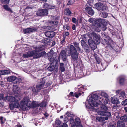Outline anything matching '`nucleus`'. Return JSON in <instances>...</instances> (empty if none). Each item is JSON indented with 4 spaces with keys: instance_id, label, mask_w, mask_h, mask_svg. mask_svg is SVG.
Returning a JSON list of instances; mask_svg holds the SVG:
<instances>
[{
    "instance_id": "obj_25",
    "label": "nucleus",
    "mask_w": 127,
    "mask_h": 127,
    "mask_svg": "<svg viewBox=\"0 0 127 127\" xmlns=\"http://www.w3.org/2000/svg\"><path fill=\"white\" fill-rule=\"evenodd\" d=\"M52 53L51 55L52 56H49L48 57V59L50 61V62H53L54 60V59L53 57L52 56V55L53 53V51H50L49 53L48 54H51V53Z\"/></svg>"
},
{
    "instance_id": "obj_9",
    "label": "nucleus",
    "mask_w": 127,
    "mask_h": 127,
    "mask_svg": "<svg viewBox=\"0 0 127 127\" xmlns=\"http://www.w3.org/2000/svg\"><path fill=\"white\" fill-rule=\"evenodd\" d=\"M91 36L96 41V44L99 43L100 42V37L99 35L97 34L94 32H92L91 33Z\"/></svg>"
},
{
    "instance_id": "obj_44",
    "label": "nucleus",
    "mask_w": 127,
    "mask_h": 127,
    "mask_svg": "<svg viewBox=\"0 0 127 127\" xmlns=\"http://www.w3.org/2000/svg\"><path fill=\"white\" fill-rule=\"evenodd\" d=\"M55 7V5H48V6L47 7V8L48 9H54Z\"/></svg>"
},
{
    "instance_id": "obj_64",
    "label": "nucleus",
    "mask_w": 127,
    "mask_h": 127,
    "mask_svg": "<svg viewBox=\"0 0 127 127\" xmlns=\"http://www.w3.org/2000/svg\"><path fill=\"white\" fill-rule=\"evenodd\" d=\"M124 110H125L126 112H127V107H125L124 108Z\"/></svg>"
},
{
    "instance_id": "obj_60",
    "label": "nucleus",
    "mask_w": 127,
    "mask_h": 127,
    "mask_svg": "<svg viewBox=\"0 0 127 127\" xmlns=\"http://www.w3.org/2000/svg\"><path fill=\"white\" fill-rule=\"evenodd\" d=\"M76 27L75 25H73L72 27V29L73 30H74L75 29Z\"/></svg>"
},
{
    "instance_id": "obj_1",
    "label": "nucleus",
    "mask_w": 127,
    "mask_h": 127,
    "mask_svg": "<svg viewBox=\"0 0 127 127\" xmlns=\"http://www.w3.org/2000/svg\"><path fill=\"white\" fill-rule=\"evenodd\" d=\"M6 99L8 101L14 102L9 105L10 108L11 109H13L14 108H18L20 107L24 111L31 107L32 106V102L30 100L28 97H25L23 100L21 101L20 105L18 102L20 98L17 95L14 96H7Z\"/></svg>"
},
{
    "instance_id": "obj_7",
    "label": "nucleus",
    "mask_w": 127,
    "mask_h": 127,
    "mask_svg": "<svg viewBox=\"0 0 127 127\" xmlns=\"http://www.w3.org/2000/svg\"><path fill=\"white\" fill-rule=\"evenodd\" d=\"M48 13L47 9H39L36 12V15L38 16H42L47 15Z\"/></svg>"
},
{
    "instance_id": "obj_35",
    "label": "nucleus",
    "mask_w": 127,
    "mask_h": 127,
    "mask_svg": "<svg viewBox=\"0 0 127 127\" xmlns=\"http://www.w3.org/2000/svg\"><path fill=\"white\" fill-rule=\"evenodd\" d=\"M74 2V0H68L67 5H71Z\"/></svg>"
},
{
    "instance_id": "obj_39",
    "label": "nucleus",
    "mask_w": 127,
    "mask_h": 127,
    "mask_svg": "<svg viewBox=\"0 0 127 127\" xmlns=\"http://www.w3.org/2000/svg\"><path fill=\"white\" fill-rule=\"evenodd\" d=\"M121 104L123 105H127V99L123 101L121 103Z\"/></svg>"
},
{
    "instance_id": "obj_38",
    "label": "nucleus",
    "mask_w": 127,
    "mask_h": 127,
    "mask_svg": "<svg viewBox=\"0 0 127 127\" xmlns=\"http://www.w3.org/2000/svg\"><path fill=\"white\" fill-rule=\"evenodd\" d=\"M121 96H119L120 97L121 96L122 97L124 98L125 97V93L124 92H122L120 93Z\"/></svg>"
},
{
    "instance_id": "obj_56",
    "label": "nucleus",
    "mask_w": 127,
    "mask_h": 127,
    "mask_svg": "<svg viewBox=\"0 0 127 127\" xmlns=\"http://www.w3.org/2000/svg\"><path fill=\"white\" fill-rule=\"evenodd\" d=\"M0 120L2 124H3L4 123V122L3 121V117H0Z\"/></svg>"
},
{
    "instance_id": "obj_46",
    "label": "nucleus",
    "mask_w": 127,
    "mask_h": 127,
    "mask_svg": "<svg viewBox=\"0 0 127 127\" xmlns=\"http://www.w3.org/2000/svg\"><path fill=\"white\" fill-rule=\"evenodd\" d=\"M44 42L46 44L50 42V40L48 39H45L44 40Z\"/></svg>"
},
{
    "instance_id": "obj_49",
    "label": "nucleus",
    "mask_w": 127,
    "mask_h": 127,
    "mask_svg": "<svg viewBox=\"0 0 127 127\" xmlns=\"http://www.w3.org/2000/svg\"><path fill=\"white\" fill-rule=\"evenodd\" d=\"M4 106L3 102L2 101L0 102V107L1 108Z\"/></svg>"
},
{
    "instance_id": "obj_8",
    "label": "nucleus",
    "mask_w": 127,
    "mask_h": 127,
    "mask_svg": "<svg viewBox=\"0 0 127 127\" xmlns=\"http://www.w3.org/2000/svg\"><path fill=\"white\" fill-rule=\"evenodd\" d=\"M95 6L98 10H105L106 7L102 3L98 2L95 4Z\"/></svg>"
},
{
    "instance_id": "obj_20",
    "label": "nucleus",
    "mask_w": 127,
    "mask_h": 127,
    "mask_svg": "<svg viewBox=\"0 0 127 127\" xmlns=\"http://www.w3.org/2000/svg\"><path fill=\"white\" fill-rule=\"evenodd\" d=\"M45 34L46 36L49 37H53L55 35L54 32L52 31H47L45 33Z\"/></svg>"
},
{
    "instance_id": "obj_17",
    "label": "nucleus",
    "mask_w": 127,
    "mask_h": 127,
    "mask_svg": "<svg viewBox=\"0 0 127 127\" xmlns=\"http://www.w3.org/2000/svg\"><path fill=\"white\" fill-rule=\"evenodd\" d=\"M99 103L98 106L99 105L103 104L104 103V105H106L108 103V101L107 100L104 99L102 97H99Z\"/></svg>"
},
{
    "instance_id": "obj_45",
    "label": "nucleus",
    "mask_w": 127,
    "mask_h": 127,
    "mask_svg": "<svg viewBox=\"0 0 127 127\" xmlns=\"http://www.w3.org/2000/svg\"><path fill=\"white\" fill-rule=\"evenodd\" d=\"M10 0H2V2L4 3L8 4Z\"/></svg>"
},
{
    "instance_id": "obj_33",
    "label": "nucleus",
    "mask_w": 127,
    "mask_h": 127,
    "mask_svg": "<svg viewBox=\"0 0 127 127\" xmlns=\"http://www.w3.org/2000/svg\"><path fill=\"white\" fill-rule=\"evenodd\" d=\"M66 114L67 116L68 117H73L74 116V115L71 112H67Z\"/></svg>"
},
{
    "instance_id": "obj_52",
    "label": "nucleus",
    "mask_w": 127,
    "mask_h": 127,
    "mask_svg": "<svg viewBox=\"0 0 127 127\" xmlns=\"http://www.w3.org/2000/svg\"><path fill=\"white\" fill-rule=\"evenodd\" d=\"M64 29L69 30V27L68 26L66 25H65V26H64Z\"/></svg>"
},
{
    "instance_id": "obj_16",
    "label": "nucleus",
    "mask_w": 127,
    "mask_h": 127,
    "mask_svg": "<svg viewBox=\"0 0 127 127\" xmlns=\"http://www.w3.org/2000/svg\"><path fill=\"white\" fill-rule=\"evenodd\" d=\"M119 82L121 85H123L126 80V77L124 75H122L119 77Z\"/></svg>"
},
{
    "instance_id": "obj_12",
    "label": "nucleus",
    "mask_w": 127,
    "mask_h": 127,
    "mask_svg": "<svg viewBox=\"0 0 127 127\" xmlns=\"http://www.w3.org/2000/svg\"><path fill=\"white\" fill-rule=\"evenodd\" d=\"M88 44L93 50L96 48V44L93 41L92 39H89L88 40Z\"/></svg>"
},
{
    "instance_id": "obj_13",
    "label": "nucleus",
    "mask_w": 127,
    "mask_h": 127,
    "mask_svg": "<svg viewBox=\"0 0 127 127\" xmlns=\"http://www.w3.org/2000/svg\"><path fill=\"white\" fill-rule=\"evenodd\" d=\"M37 29L33 28H28L24 30L23 31L24 33H30L36 31Z\"/></svg>"
},
{
    "instance_id": "obj_22",
    "label": "nucleus",
    "mask_w": 127,
    "mask_h": 127,
    "mask_svg": "<svg viewBox=\"0 0 127 127\" xmlns=\"http://www.w3.org/2000/svg\"><path fill=\"white\" fill-rule=\"evenodd\" d=\"M83 89V88H81L79 89L78 92H75L74 94L75 96L77 98H78L79 96H80L82 93H83V92H82L81 91V90Z\"/></svg>"
},
{
    "instance_id": "obj_34",
    "label": "nucleus",
    "mask_w": 127,
    "mask_h": 127,
    "mask_svg": "<svg viewBox=\"0 0 127 127\" xmlns=\"http://www.w3.org/2000/svg\"><path fill=\"white\" fill-rule=\"evenodd\" d=\"M94 26L97 28H100L101 27V25L100 24L99 22H95Z\"/></svg>"
},
{
    "instance_id": "obj_32",
    "label": "nucleus",
    "mask_w": 127,
    "mask_h": 127,
    "mask_svg": "<svg viewBox=\"0 0 127 127\" xmlns=\"http://www.w3.org/2000/svg\"><path fill=\"white\" fill-rule=\"evenodd\" d=\"M81 43L82 46L84 48L87 46V45L86 42L83 40L81 41Z\"/></svg>"
},
{
    "instance_id": "obj_41",
    "label": "nucleus",
    "mask_w": 127,
    "mask_h": 127,
    "mask_svg": "<svg viewBox=\"0 0 127 127\" xmlns=\"http://www.w3.org/2000/svg\"><path fill=\"white\" fill-rule=\"evenodd\" d=\"M101 95L102 96L105 97L107 98L108 97L107 94L105 93L102 92L101 93Z\"/></svg>"
},
{
    "instance_id": "obj_43",
    "label": "nucleus",
    "mask_w": 127,
    "mask_h": 127,
    "mask_svg": "<svg viewBox=\"0 0 127 127\" xmlns=\"http://www.w3.org/2000/svg\"><path fill=\"white\" fill-rule=\"evenodd\" d=\"M101 27L102 30L103 31H105L106 29V27L105 26L103 25H102L101 26V27Z\"/></svg>"
},
{
    "instance_id": "obj_24",
    "label": "nucleus",
    "mask_w": 127,
    "mask_h": 127,
    "mask_svg": "<svg viewBox=\"0 0 127 127\" xmlns=\"http://www.w3.org/2000/svg\"><path fill=\"white\" fill-rule=\"evenodd\" d=\"M117 125L118 127H125V126L124 123L121 121H118Z\"/></svg>"
},
{
    "instance_id": "obj_37",
    "label": "nucleus",
    "mask_w": 127,
    "mask_h": 127,
    "mask_svg": "<svg viewBox=\"0 0 127 127\" xmlns=\"http://www.w3.org/2000/svg\"><path fill=\"white\" fill-rule=\"evenodd\" d=\"M6 96L5 97H4V95L3 93L0 94V100H1L2 99L5 100L6 99H6Z\"/></svg>"
},
{
    "instance_id": "obj_5",
    "label": "nucleus",
    "mask_w": 127,
    "mask_h": 127,
    "mask_svg": "<svg viewBox=\"0 0 127 127\" xmlns=\"http://www.w3.org/2000/svg\"><path fill=\"white\" fill-rule=\"evenodd\" d=\"M45 83L44 80L41 79L40 82H38L36 86V88L33 87L32 89V91L33 94H37V93L41 90L43 86Z\"/></svg>"
},
{
    "instance_id": "obj_14",
    "label": "nucleus",
    "mask_w": 127,
    "mask_h": 127,
    "mask_svg": "<svg viewBox=\"0 0 127 127\" xmlns=\"http://www.w3.org/2000/svg\"><path fill=\"white\" fill-rule=\"evenodd\" d=\"M88 5L87 4L86 6L85 10L88 13L91 15H94V12L93 10L92 9L91 7H88Z\"/></svg>"
},
{
    "instance_id": "obj_19",
    "label": "nucleus",
    "mask_w": 127,
    "mask_h": 127,
    "mask_svg": "<svg viewBox=\"0 0 127 127\" xmlns=\"http://www.w3.org/2000/svg\"><path fill=\"white\" fill-rule=\"evenodd\" d=\"M13 90L14 93L16 94H18L20 92L19 88L16 85L13 86Z\"/></svg>"
},
{
    "instance_id": "obj_6",
    "label": "nucleus",
    "mask_w": 127,
    "mask_h": 127,
    "mask_svg": "<svg viewBox=\"0 0 127 127\" xmlns=\"http://www.w3.org/2000/svg\"><path fill=\"white\" fill-rule=\"evenodd\" d=\"M92 97L88 100V102L89 104L91 106H95L98 107V106L99 104L95 100H97L98 98L97 95L96 94L93 95L92 96Z\"/></svg>"
},
{
    "instance_id": "obj_26",
    "label": "nucleus",
    "mask_w": 127,
    "mask_h": 127,
    "mask_svg": "<svg viewBox=\"0 0 127 127\" xmlns=\"http://www.w3.org/2000/svg\"><path fill=\"white\" fill-rule=\"evenodd\" d=\"M101 110L106 111L108 110V108L105 105L103 104L99 105Z\"/></svg>"
},
{
    "instance_id": "obj_61",
    "label": "nucleus",
    "mask_w": 127,
    "mask_h": 127,
    "mask_svg": "<svg viewBox=\"0 0 127 127\" xmlns=\"http://www.w3.org/2000/svg\"><path fill=\"white\" fill-rule=\"evenodd\" d=\"M69 95L71 96H73V93L72 92H71L69 94Z\"/></svg>"
},
{
    "instance_id": "obj_18",
    "label": "nucleus",
    "mask_w": 127,
    "mask_h": 127,
    "mask_svg": "<svg viewBox=\"0 0 127 127\" xmlns=\"http://www.w3.org/2000/svg\"><path fill=\"white\" fill-rule=\"evenodd\" d=\"M60 56L61 57L63 61H65L66 58V53L64 50H63L61 51L60 53Z\"/></svg>"
},
{
    "instance_id": "obj_40",
    "label": "nucleus",
    "mask_w": 127,
    "mask_h": 127,
    "mask_svg": "<svg viewBox=\"0 0 127 127\" xmlns=\"http://www.w3.org/2000/svg\"><path fill=\"white\" fill-rule=\"evenodd\" d=\"M107 13L105 12L102 13V16L104 18H106L107 16Z\"/></svg>"
},
{
    "instance_id": "obj_4",
    "label": "nucleus",
    "mask_w": 127,
    "mask_h": 127,
    "mask_svg": "<svg viewBox=\"0 0 127 127\" xmlns=\"http://www.w3.org/2000/svg\"><path fill=\"white\" fill-rule=\"evenodd\" d=\"M44 49L43 47H40L36 48L34 51H32L33 53L32 55V56H33V58L37 59L41 57L44 54V52H39L44 50Z\"/></svg>"
},
{
    "instance_id": "obj_28",
    "label": "nucleus",
    "mask_w": 127,
    "mask_h": 127,
    "mask_svg": "<svg viewBox=\"0 0 127 127\" xmlns=\"http://www.w3.org/2000/svg\"><path fill=\"white\" fill-rule=\"evenodd\" d=\"M60 69L62 72H63L65 71V68L64 66V64L63 63L60 64Z\"/></svg>"
},
{
    "instance_id": "obj_48",
    "label": "nucleus",
    "mask_w": 127,
    "mask_h": 127,
    "mask_svg": "<svg viewBox=\"0 0 127 127\" xmlns=\"http://www.w3.org/2000/svg\"><path fill=\"white\" fill-rule=\"evenodd\" d=\"M118 106L117 105V104H116V105H115L113 106V110H115L116 109L117 107H118Z\"/></svg>"
},
{
    "instance_id": "obj_3",
    "label": "nucleus",
    "mask_w": 127,
    "mask_h": 127,
    "mask_svg": "<svg viewBox=\"0 0 127 127\" xmlns=\"http://www.w3.org/2000/svg\"><path fill=\"white\" fill-rule=\"evenodd\" d=\"M68 51L70 53L69 56L71 57V60L75 61L77 60L78 57V53L75 47L73 45L70 46Z\"/></svg>"
},
{
    "instance_id": "obj_2",
    "label": "nucleus",
    "mask_w": 127,
    "mask_h": 127,
    "mask_svg": "<svg viewBox=\"0 0 127 127\" xmlns=\"http://www.w3.org/2000/svg\"><path fill=\"white\" fill-rule=\"evenodd\" d=\"M97 113V114L99 115L104 116L106 117L97 116L96 117V120L100 122L107 120L111 116L110 112L107 111H100L98 112Z\"/></svg>"
},
{
    "instance_id": "obj_30",
    "label": "nucleus",
    "mask_w": 127,
    "mask_h": 127,
    "mask_svg": "<svg viewBox=\"0 0 127 127\" xmlns=\"http://www.w3.org/2000/svg\"><path fill=\"white\" fill-rule=\"evenodd\" d=\"M54 68L55 66L52 64H51L48 67V70L49 71H53Z\"/></svg>"
},
{
    "instance_id": "obj_21",
    "label": "nucleus",
    "mask_w": 127,
    "mask_h": 127,
    "mask_svg": "<svg viewBox=\"0 0 127 127\" xmlns=\"http://www.w3.org/2000/svg\"><path fill=\"white\" fill-rule=\"evenodd\" d=\"M33 52L32 51H29L25 53L24 54L22 57L24 58H28L32 56L33 53Z\"/></svg>"
},
{
    "instance_id": "obj_27",
    "label": "nucleus",
    "mask_w": 127,
    "mask_h": 127,
    "mask_svg": "<svg viewBox=\"0 0 127 127\" xmlns=\"http://www.w3.org/2000/svg\"><path fill=\"white\" fill-rule=\"evenodd\" d=\"M3 7L6 10L12 12V10L9 8L8 5L6 4L3 5Z\"/></svg>"
},
{
    "instance_id": "obj_50",
    "label": "nucleus",
    "mask_w": 127,
    "mask_h": 127,
    "mask_svg": "<svg viewBox=\"0 0 127 127\" xmlns=\"http://www.w3.org/2000/svg\"><path fill=\"white\" fill-rule=\"evenodd\" d=\"M56 122L57 124L58 125H60L61 123V121L59 119L57 120Z\"/></svg>"
},
{
    "instance_id": "obj_58",
    "label": "nucleus",
    "mask_w": 127,
    "mask_h": 127,
    "mask_svg": "<svg viewBox=\"0 0 127 127\" xmlns=\"http://www.w3.org/2000/svg\"><path fill=\"white\" fill-rule=\"evenodd\" d=\"M64 19H65V21L66 22H68L69 21V19L67 18H66V17Z\"/></svg>"
},
{
    "instance_id": "obj_42",
    "label": "nucleus",
    "mask_w": 127,
    "mask_h": 127,
    "mask_svg": "<svg viewBox=\"0 0 127 127\" xmlns=\"http://www.w3.org/2000/svg\"><path fill=\"white\" fill-rule=\"evenodd\" d=\"M4 75L8 74L10 73V71L9 70H4Z\"/></svg>"
},
{
    "instance_id": "obj_55",
    "label": "nucleus",
    "mask_w": 127,
    "mask_h": 127,
    "mask_svg": "<svg viewBox=\"0 0 127 127\" xmlns=\"http://www.w3.org/2000/svg\"><path fill=\"white\" fill-rule=\"evenodd\" d=\"M89 22L90 23H93L94 21L93 20V19L92 18L89 19L88 20Z\"/></svg>"
},
{
    "instance_id": "obj_31",
    "label": "nucleus",
    "mask_w": 127,
    "mask_h": 127,
    "mask_svg": "<svg viewBox=\"0 0 127 127\" xmlns=\"http://www.w3.org/2000/svg\"><path fill=\"white\" fill-rule=\"evenodd\" d=\"M120 119L124 121H126L127 119V116L126 115H124L120 117Z\"/></svg>"
},
{
    "instance_id": "obj_11",
    "label": "nucleus",
    "mask_w": 127,
    "mask_h": 127,
    "mask_svg": "<svg viewBox=\"0 0 127 127\" xmlns=\"http://www.w3.org/2000/svg\"><path fill=\"white\" fill-rule=\"evenodd\" d=\"M72 127H83L81 125L80 119L79 118L75 119V122L73 123L72 125Z\"/></svg>"
},
{
    "instance_id": "obj_57",
    "label": "nucleus",
    "mask_w": 127,
    "mask_h": 127,
    "mask_svg": "<svg viewBox=\"0 0 127 127\" xmlns=\"http://www.w3.org/2000/svg\"><path fill=\"white\" fill-rule=\"evenodd\" d=\"M0 86L2 87H3L4 85L3 84V82L2 81H0Z\"/></svg>"
},
{
    "instance_id": "obj_53",
    "label": "nucleus",
    "mask_w": 127,
    "mask_h": 127,
    "mask_svg": "<svg viewBox=\"0 0 127 127\" xmlns=\"http://www.w3.org/2000/svg\"><path fill=\"white\" fill-rule=\"evenodd\" d=\"M74 46L76 48H77V47H78V46H79L78 44L76 42H74Z\"/></svg>"
},
{
    "instance_id": "obj_54",
    "label": "nucleus",
    "mask_w": 127,
    "mask_h": 127,
    "mask_svg": "<svg viewBox=\"0 0 127 127\" xmlns=\"http://www.w3.org/2000/svg\"><path fill=\"white\" fill-rule=\"evenodd\" d=\"M4 70H0V75H4Z\"/></svg>"
},
{
    "instance_id": "obj_23",
    "label": "nucleus",
    "mask_w": 127,
    "mask_h": 127,
    "mask_svg": "<svg viewBox=\"0 0 127 127\" xmlns=\"http://www.w3.org/2000/svg\"><path fill=\"white\" fill-rule=\"evenodd\" d=\"M16 78L17 77L16 76H12L8 77L7 78V79L8 81L11 82L15 80L16 79Z\"/></svg>"
},
{
    "instance_id": "obj_51",
    "label": "nucleus",
    "mask_w": 127,
    "mask_h": 127,
    "mask_svg": "<svg viewBox=\"0 0 127 127\" xmlns=\"http://www.w3.org/2000/svg\"><path fill=\"white\" fill-rule=\"evenodd\" d=\"M48 5H49L48 4L46 3H44V4L43 5V7L44 8H47V7L48 6Z\"/></svg>"
},
{
    "instance_id": "obj_36",
    "label": "nucleus",
    "mask_w": 127,
    "mask_h": 127,
    "mask_svg": "<svg viewBox=\"0 0 127 127\" xmlns=\"http://www.w3.org/2000/svg\"><path fill=\"white\" fill-rule=\"evenodd\" d=\"M109 127H117L116 123L115 122H113L112 124H110Z\"/></svg>"
},
{
    "instance_id": "obj_15",
    "label": "nucleus",
    "mask_w": 127,
    "mask_h": 127,
    "mask_svg": "<svg viewBox=\"0 0 127 127\" xmlns=\"http://www.w3.org/2000/svg\"><path fill=\"white\" fill-rule=\"evenodd\" d=\"M111 102L112 103L114 104H118L119 103V99L117 98V97L116 96H114L113 97H112L111 98Z\"/></svg>"
},
{
    "instance_id": "obj_63",
    "label": "nucleus",
    "mask_w": 127,
    "mask_h": 127,
    "mask_svg": "<svg viewBox=\"0 0 127 127\" xmlns=\"http://www.w3.org/2000/svg\"><path fill=\"white\" fill-rule=\"evenodd\" d=\"M64 39L62 41H61V44H63L64 42Z\"/></svg>"
},
{
    "instance_id": "obj_10",
    "label": "nucleus",
    "mask_w": 127,
    "mask_h": 127,
    "mask_svg": "<svg viewBox=\"0 0 127 127\" xmlns=\"http://www.w3.org/2000/svg\"><path fill=\"white\" fill-rule=\"evenodd\" d=\"M32 105H33V106L34 107L40 106L41 107H44L47 104V103L45 101H43L41 103L38 104L36 102L33 103L32 102Z\"/></svg>"
},
{
    "instance_id": "obj_59",
    "label": "nucleus",
    "mask_w": 127,
    "mask_h": 127,
    "mask_svg": "<svg viewBox=\"0 0 127 127\" xmlns=\"http://www.w3.org/2000/svg\"><path fill=\"white\" fill-rule=\"evenodd\" d=\"M103 20V19H97V21L99 22H101Z\"/></svg>"
},
{
    "instance_id": "obj_29",
    "label": "nucleus",
    "mask_w": 127,
    "mask_h": 127,
    "mask_svg": "<svg viewBox=\"0 0 127 127\" xmlns=\"http://www.w3.org/2000/svg\"><path fill=\"white\" fill-rule=\"evenodd\" d=\"M65 14L67 15H70L71 14V12L68 8H66L64 12Z\"/></svg>"
},
{
    "instance_id": "obj_47",
    "label": "nucleus",
    "mask_w": 127,
    "mask_h": 127,
    "mask_svg": "<svg viewBox=\"0 0 127 127\" xmlns=\"http://www.w3.org/2000/svg\"><path fill=\"white\" fill-rule=\"evenodd\" d=\"M72 21L73 23L75 24L77 23V21L76 20V19L75 18H72Z\"/></svg>"
},
{
    "instance_id": "obj_62",
    "label": "nucleus",
    "mask_w": 127,
    "mask_h": 127,
    "mask_svg": "<svg viewBox=\"0 0 127 127\" xmlns=\"http://www.w3.org/2000/svg\"><path fill=\"white\" fill-rule=\"evenodd\" d=\"M65 34L66 36H67L69 35V33L68 32H66L65 33Z\"/></svg>"
}]
</instances>
